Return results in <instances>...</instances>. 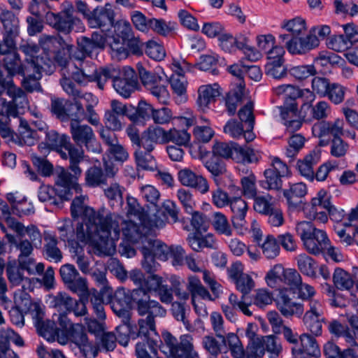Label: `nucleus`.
Here are the masks:
<instances>
[{
  "label": "nucleus",
  "mask_w": 358,
  "mask_h": 358,
  "mask_svg": "<svg viewBox=\"0 0 358 358\" xmlns=\"http://www.w3.org/2000/svg\"><path fill=\"white\" fill-rule=\"evenodd\" d=\"M84 196H76L71 206L73 218L80 217L81 222L76 227V236L81 242L90 241L94 253L98 256H106L114 251V239L120 234L118 217L115 214L104 215V210H94L84 203Z\"/></svg>",
  "instance_id": "nucleus-1"
},
{
  "label": "nucleus",
  "mask_w": 358,
  "mask_h": 358,
  "mask_svg": "<svg viewBox=\"0 0 358 358\" xmlns=\"http://www.w3.org/2000/svg\"><path fill=\"white\" fill-rule=\"evenodd\" d=\"M111 308L116 315L130 320V309L135 310L138 315H152L164 317L166 310L156 300L151 299L148 292L143 287L133 289L119 288L111 301Z\"/></svg>",
  "instance_id": "nucleus-2"
},
{
  "label": "nucleus",
  "mask_w": 358,
  "mask_h": 358,
  "mask_svg": "<svg viewBox=\"0 0 358 358\" xmlns=\"http://www.w3.org/2000/svg\"><path fill=\"white\" fill-rule=\"evenodd\" d=\"M162 341L159 349L162 353L169 358H199L193 345L191 335L185 334L180 337L178 342L169 332L162 335Z\"/></svg>",
  "instance_id": "nucleus-3"
},
{
  "label": "nucleus",
  "mask_w": 358,
  "mask_h": 358,
  "mask_svg": "<svg viewBox=\"0 0 358 358\" xmlns=\"http://www.w3.org/2000/svg\"><path fill=\"white\" fill-rule=\"evenodd\" d=\"M83 155L75 160L71 157L68 158L70 161L69 169L73 173H69L68 170L62 166H57L55 170V185L60 188L59 190L62 194H66V200L71 198L72 189L76 192L80 190L78 180L82 174V169L79 167L78 164L83 160Z\"/></svg>",
  "instance_id": "nucleus-4"
},
{
  "label": "nucleus",
  "mask_w": 358,
  "mask_h": 358,
  "mask_svg": "<svg viewBox=\"0 0 358 358\" xmlns=\"http://www.w3.org/2000/svg\"><path fill=\"white\" fill-rule=\"evenodd\" d=\"M45 143H41L38 148H48L55 150L63 159L71 157L75 160L83 155V150L73 145L69 136L60 134L55 130H48L45 134Z\"/></svg>",
  "instance_id": "nucleus-5"
},
{
  "label": "nucleus",
  "mask_w": 358,
  "mask_h": 358,
  "mask_svg": "<svg viewBox=\"0 0 358 358\" xmlns=\"http://www.w3.org/2000/svg\"><path fill=\"white\" fill-rule=\"evenodd\" d=\"M213 155L225 159H231L238 163H252L258 160L254 150L243 148L238 143L230 142H216L212 150Z\"/></svg>",
  "instance_id": "nucleus-6"
},
{
  "label": "nucleus",
  "mask_w": 358,
  "mask_h": 358,
  "mask_svg": "<svg viewBox=\"0 0 358 358\" xmlns=\"http://www.w3.org/2000/svg\"><path fill=\"white\" fill-rule=\"evenodd\" d=\"M70 132L75 143L80 147L85 146L88 150L97 152L100 150L92 128L85 124H81L80 120L71 117L70 122Z\"/></svg>",
  "instance_id": "nucleus-7"
},
{
  "label": "nucleus",
  "mask_w": 358,
  "mask_h": 358,
  "mask_svg": "<svg viewBox=\"0 0 358 358\" xmlns=\"http://www.w3.org/2000/svg\"><path fill=\"white\" fill-rule=\"evenodd\" d=\"M145 318H141L138 320L136 329L131 332V339L136 340L138 338H141L143 341H147L148 349L151 353L156 354L157 342L156 338L158 337L156 325L155 318L159 316L152 315H146Z\"/></svg>",
  "instance_id": "nucleus-8"
},
{
  "label": "nucleus",
  "mask_w": 358,
  "mask_h": 358,
  "mask_svg": "<svg viewBox=\"0 0 358 358\" xmlns=\"http://www.w3.org/2000/svg\"><path fill=\"white\" fill-rule=\"evenodd\" d=\"M186 287L191 294L192 303L196 314L201 317H206L208 311L206 304L198 297L208 301H214V298L204 287L199 278L195 275L188 277Z\"/></svg>",
  "instance_id": "nucleus-9"
},
{
  "label": "nucleus",
  "mask_w": 358,
  "mask_h": 358,
  "mask_svg": "<svg viewBox=\"0 0 358 358\" xmlns=\"http://www.w3.org/2000/svg\"><path fill=\"white\" fill-rule=\"evenodd\" d=\"M45 61L48 63L41 61L40 65L34 64L32 62L30 65L25 66V71L21 75L24 77L22 84L27 92H42L38 82L42 77V73L52 71V62L51 60Z\"/></svg>",
  "instance_id": "nucleus-10"
},
{
  "label": "nucleus",
  "mask_w": 358,
  "mask_h": 358,
  "mask_svg": "<svg viewBox=\"0 0 358 358\" xmlns=\"http://www.w3.org/2000/svg\"><path fill=\"white\" fill-rule=\"evenodd\" d=\"M115 18V12L113 5L110 3H106L103 6H98L92 10L87 22L90 28L107 31L113 27Z\"/></svg>",
  "instance_id": "nucleus-11"
},
{
  "label": "nucleus",
  "mask_w": 358,
  "mask_h": 358,
  "mask_svg": "<svg viewBox=\"0 0 358 358\" xmlns=\"http://www.w3.org/2000/svg\"><path fill=\"white\" fill-rule=\"evenodd\" d=\"M116 217H118V228H120V223L121 222L122 224V232L125 238V239L131 243H141L145 244L148 238L146 236V234L148 231V229L142 224H138L132 221H122V218L116 215ZM120 231V229H119ZM120 233L119 234V235ZM120 236H118L117 240L119 239ZM117 239H114L113 243ZM114 250H115V245L114 244ZM113 251L110 255L114 252ZM110 256V255H108Z\"/></svg>",
  "instance_id": "nucleus-12"
},
{
  "label": "nucleus",
  "mask_w": 358,
  "mask_h": 358,
  "mask_svg": "<svg viewBox=\"0 0 358 358\" xmlns=\"http://www.w3.org/2000/svg\"><path fill=\"white\" fill-rule=\"evenodd\" d=\"M59 273L64 283L72 292L82 294L87 291L86 280L80 275L73 265L66 264L62 266Z\"/></svg>",
  "instance_id": "nucleus-13"
},
{
  "label": "nucleus",
  "mask_w": 358,
  "mask_h": 358,
  "mask_svg": "<svg viewBox=\"0 0 358 358\" xmlns=\"http://www.w3.org/2000/svg\"><path fill=\"white\" fill-rule=\"evenodd\" d=\"M285 45L292 55H303L317 48L319 45V39L315 34L292 36L285 39Z\"/></svg>",
  "instance_id": "nucleus-14"
},
{
  "label": "nucleus",
  "mask_w": 358,
  "mask_h": 358,
  "mask_svg": "<svg viewBox=\"0 0 358 358\" xmlns=\"http://www.w3.org/2000/svg\"><path fill=\"white\" fill-rule=\"evenodd\" d=\"M227 111L229 115L236 113L238 106L244 101H250L248 92L245 90L244 81L233 84V87L227 94L224 99Z\"/></svg>",
  "instance_id": "nucleus-15"
},
{
  "label": "nucleus",
  "mask_w": 358,
  "mask_h": 358,
  "mask_svg": "<svg viewBox=\"0 0 358 358\" xmlns=\"http://www.w3.org/2000/svg\"><path fill=\"white\" fill-rule=\"evenodd\" d=\"M115 90L124 98H129L137 87V77L134 71L127 67L124 69V75L113 80Z\"/></svg>",
  "instance_id": "nucleus-16"
},
{
  "label": "nucleus",
  "mask_w": 358,
  "mask_h": 358,
  "mask_svg": "<svg viewBox=\"0 0 358 358\" xmlns=\"http://www.w3.org/2000/svg\"><path fill=\"white\" fill-rule=\"evenodd\" d=\"M178 178L182 185L194 188L202 194H206L210 189L207 179L189 168L180 170Z\"/></svg>",
  "instance_id": "nucleus-17"
},
{
  "label": "nucleus",
  "mask_w": 358,
  "mask_h": 358,
  "mask_svg": "<svg viewBox=\"0 0 358 358\" xmlns=\"http://www.w3.org/2000/svg\"><path fill=\"white\" fill-rule=\"evenodd\" d=\"M344 121L342 119L337 118L334 121H321L315 123L313 127V134L315 137H326L329 134L333 138L341 137L344 136Z\"/></svg>",
  "instance_id": "nucleus-18"
},
{
  "label": "nucleus",
  "mask_w": 358,
  "mask_h": 358,
  "mask_svg": "<svg viewBox=\"0 0 358 358\" xmlns=\"http://www.w3.org/2000/svg\"><path fill=\"white\" fill-rule=\"evenodd\" d=\"M18 111L6 101L0 97V135L3 138L13 139L14 132L10 127V117H16Z\"/></svg>",
  "instance_id": "nucleus-19"
},
{
  "label": "nucleus",
  "mask_w": 358,
  "mask_h": 358,
  "mask_svg": "<svg viewBox=\"0 0 358 358\" xmlns=\"http://www.w3.org/2000/svg\"><path fill=\"white\" fill-rule=\"evenodd\" d=\"M280 110L282 124L287 132L292 134L300 129L302 120L298 115L297 104L294 100L289 104L281 106Z\"/></svg>",
  "instance_id": "nucleus-20"
},
{
  "label": "nucleus",
  "mask_w": 358,
  "mask_h": 358,
  "mask_svg": "<svg viewBox=\"0 0 358 358\" xmlns=\"http://www.w3.org/2000/svg\"><path fill=\"white\" fill-rule=\"evenodd\" d=\"M301 344L292 348L294 358H311L320 355V350L314 337L303 334L300 337Z\"/></svg>",
  "instance_id": "nucleus-21"
},
{
  "label": "nucleus",
  "mask_w": 358,
  "mask_h": 358,
  "mask_svg": "<svg viewBox=\"0 0 358 358\" xmlns=\"http://www.w3.org/2000/svg\"><path fill=\"white\" fill-rule=\"evenodd\" d=\"M166 143L165 130L159 127H150L141 134L140 148L152 152L157 144Z\"/></svg>",
  "instance_id": "nucleus-22"
},
{
  "label": "nucleus",
  "mask_w": 358,
  "mask_h": 358,
  "mask_svg": "<svg viewBox=\"0 0 358 358\" xmlns=\"http://www.w3.org/2000/svg\"><path fill=\"white\" fill-rule=\"evenodd\" d=\"M276 303L279 311L285 317H301L303 313V304L294 301L283 291L280 292Z\"/></svg>",
  "instance_id": "nucleus-23"
},
{
  "label": "nucleus",
  "mask_w": 358,
  "mask_h": 358,
  "mask_svg": "<svg viewBox=\"0 0 358 358\" xmlns=\"http://www.w3.org/2000/svg\"><path fill=\"white\" fill-rule=\"evenodd\" d=\"M331 85L329 79L315 76L312 80V91L309 89H304L299 92L298 94L301 96H306L307 101L313 102L315 99V94L320 97L327 96Z\"/></svg>",
  "instance_id": "nucleus-24"
},
{
  "label": "nucleus",
  "mask_w": 358,
  "mask_h": 358,
  "mask_svg": "<svg viewBox=\"0 0 358 358\" xmlns=\"http://www.w3.org/2000/svg\"><path fill=\"white\" fill-rule=\"evenodd\" d=\"M0 31L3 36L16 38L19 34V20L10 10L2 9L0 13Z\"/></svg>",
  "instance_id": "nucleus-25"
},
{
  "label": "nucleus",
  "mask_w": 358,
  "mask_h": 358,
  "mask_svg": "<svg viewBox=\"0 0 358 358\" xmlns=\"http://www.w3.org/2000/svg\"><path fill=\"white\" fill-rule=\"evenodd\" d=\"M232 212L231 222L236 229H242L245 224V215L248 212L247 203L241 197H234L229 202Z\"/></svg>",
  "instance_id": "nucleus-26"
},
{
  "label": "nucleus",
  "mask_w": 358,
  "mask_h": 358,
  "mask_svg": "<svg viewBox=\"0 0 358 358\" xmlns=\"http://www.w3.org/2000/svg\"><path fill=\"white\" fill-rule=\"evenodd\" d=\"M320 157V150H313L303 159L299 160L297 169L300 174L308 180L313 181L315 178L313 166L319 162Z\"/></svg>",
  "instance_id": "nucleus-27"
},
{
  "label": "nucleus",
  "mask_w": 358,
  "mask_h": 358,
  "mask_svg": "<svg viewBox=\"0 0 358 358\" xmlns=\"http://www.w3.org/2000/svg\"><path fill=\"white\" fill-rule=\"evenodd\" d=\"M38 44L43 50L42 55L43 57L47 55L49 58H50L49 54L55 52V48L56 44H59L60 47L67 48L68 50H70L73 48L72 44H71L67 40L64 39L62 37H57L55 36L47 34H43L39 37Z\"/></svg>",
  "instance_id": "nucleus-28"
},
{
  "label": "nucleus",
  "mask_w": 358,
  "mask_h": 358,
  "mask_svg": "<svg viewBox=\"0 0 358 358\" xmlns=\"http://www.w3.org/2000/svg\"><path fill=\"white\" fill-rule=\"evenodd\" d=\"M38 197L41 202H46L58 208H61L63 201L66 200V194H62L59 189H55L53 187L45 185L39 187Z\"/></svg>",
  "instance_id": "nucleus-29"
},
{
  "label": "nucleus",
  "mask_w": 358,
  "mask_h": 358,
  "mask_svg": "<svg viewBox=\"0 0 358 358\" xmlns=\"http://www.w3.org/2000/svg\"><path fill=\"white\" fill-rule=\"evenodd\" d=\"M220 95L218 85H202L198 90L197 105L202 110H205L208 108L209 104L215 101V98Z\"/></svg>",
  "instance_id": "nucleus-30"
},
{
  "label": "nucleus",
  "mask_w": 358,
  "mask_h": 358,
  "mask_svg": "<svg viewBox=\"0 0 358 358\" xmlns=\"http://www.w3.org/2000/svg\"><path fill=\"white\" fill-rule=\"evenodd\" d=\"M18 132L15 141L21 145L31 146L38 139L36 130L31 127L29 122L23 118H20Z\"/></svg>",
  "instance_id": "nucleus-31"
},
{
  "label": "nucleus",
  "mask_w": 358,
  "mask_h": 358,
  "mask_svg": "<svg viewBox=\"0 0 358 358\" xmlns=\"http://www.w3.org/2000/svg\"><path fill=\"white\" fill-rule=\"evenodd\" d=\"M78 51L73 55V57L77 61H82L87 57L90 58L96 57L99 50L91 41L90 38L81 36L77 40Z\"/></svg>",
  "instance_id": "nucleus-32"
},
{
  "label": "nucleus",
  "mask_w": 358,
  "mask_h": 358,
  "mask_svg": "<svg viewBox=\"0 0 358 358\" xmlns=\"http://www.w3.org/2000/svg\"><path fill=\"white\" fill-rule=\"evenodd\" d=\"M331 196L328 194L327 192L324 189H320L316 196L312 199L311 200V210L313 209H318L322 210L324 209L328 212V214L330 216H335V214L338 213V217H336L335 219L341 218L342 215L341 213H338L336 208L331 205L330 201Z\"/></svg>",
  "instance_id": "nucleus-33"
},
{
  "label": "nucleus",
  "mask_w": 358,
  "mask_h": 358,
  "mask_svg": "<svg viewBox=\"0 0 358 358\" xmlns=\"http://www.w3.org/2000/svg\"><path fill=\"white\" fill-rule=\"evenodd\" d=\"M71 106H74L77 110L75 114H71V117L78 120L85 119L93 126H98L100 124L99 117L94 109V106H86V113L80 101H75Z\"/></svg>",
  "instance_id": "nucleus-34"
},
{
  "label": "nucleus",
  "mask_w": 358,
  "mask_h": 358,
  "mask_svg": "<svg viewBox=\"0 0 358 358\" xmlns=\"http://www.w3.org/2000/svg\"><path fill=\"white\" fill-rule=\"evenodd\" d=\"M296 234L300 237L304 248H313L311 238L316 234L317 229L311 222L301 221L297 222L295 227Z\"/></svg>",
  "instance_id": "nucleus-35"
},
{
  "label": "nucleus",
  "mask_w": 358,
  "mask_h": 358,
  "mask_svg": "<svg viewBox=\"0 0 358 358\" xmlns=\"http://www.w3.org/2000/svg\"><path fill=\"white\" fill-rule=\"evenodd\" d=\"M153 109L150 104L141 100L136 108L133 106L132 117H130V120L136 124L143 125L152 117Z\"/></svg>",
  "instance_id": "nucleus-36"
},
{
  "label": "nucleus",
  "mask_w": 358,
  "mask_h": 358,
  "mask_svg": "<svg viewBox=\"0 0 358 358\" xmlns=\"http://www.w3.org/2000/svg\"><path fill=\"white\" fill-rule=\"evenodd\" d=\"M6 273L11 287L20 286L24 280L28 279L24 275L22 269L15 259L7 262Z\"/></svg>",
  "instance_id": "nucleus-37"
},
{
  "label": "nucleus",
  "mask_w": 358,
  "mask_h": 358,
  "mask_svg": "<svg viewBox=\"0 0 358 358\" xmlns=\"http://www.w3.org/2000/svg\"><path fill=\"white\" fill-rule=\"evenodd\" d=\"M44 255L46 258L55 262H59L62 259L61 250L57 247L58 241L55 236L50 234H45Z\"/></svg>",
  "instance_id": "nucleus-38"
},
{
  "label": "nucleus",
  "mask_w": 358,
  "mask_h": 358,
  "mask_svg": "<svg viewBox=\"0 0 358 358\" xmlns=\"http://www.w3.org/2000/svg\"><path fill=\"white\" fill-rule=\"evenodd\" d=\"M169 83L173 92L177 96L180 102L187 100V81L184 75L181 73L173 74L169 79Z\"/></svg>",
  "instance_id": "nucleus-39"
},
{
  "label": "nucleus",
  "mask_w": 358,
  "mask_h": 358,
  "mask_svg": "<svg viewBox=\"0 0 358 358\" xmlns=\"http://www.w3.org/2000/svg\"><path fill=\"white\" fill-rule=\"evenodd\" d=\"M308 192L307 186L303 182H296L290 185L289 189L283 191L284 196L289 205L296 206L298 199L304 197Z\"/></svg>",
  "instance_id": "nucleus-40"
},
{
  "label": "nucleus",
  "mask_w": 358,
  "mask_h": 358,
  "mask_svg": "<svg viewBox=\"0 0 358 358\" xmlns=\"http://www.w3.org/2000/svg\"><path fill=\"white\" fill-rule=\"evenodd\" d=\"M283 27L288 31V34L280 35V38L283 41L292 36H303L306 31V22L304 20L296 17L287 21Z\"/></svg>",
  "instance_id": "nucleus-41"
},
{
  "label": "nucleus",
  "mask_w": 358,
  "mask_h": 358,
  "mask_svg": "<svg viewBox=\"0 0 358 358\" xmlns=\"http://www.w3.org/2000/svg\"><path fill=\"white\" fill-rule=\"evenodd\" d=\"M3 68L7 74L13 76L15 74L21 75L25 71V64L22 65L19 55L15 52H11L2 59Z\"/></svg>",
  "instance_id": "nucleus-42"
},
{
  "label": "nucleus",
  "mask_w": 358,
  "mask_h": 358,
  "mask_svg": "<svg viewBox=\"0 0 358 358\" xmlns=\"http://www.w3.org/2000/svg\"><path fill=\"white\" fill-rule=\"evenodd\" d=\"M329 241L326 232L320 229L316 231V234L311 238V243L314 248L310 249L305 248V249L308 253L314 255L324 254L329 245Z\"/></svg>",
  "instance_id": "nucleus-43"
},
{
  "label": "nucleus",
  "mask_w": 358,
  "mask_h": 358,
  "mask_svg": "<svg viewBox=\"0 0 358 358\" xmlns=\"http://www.w3.org/2000/svg\"><path fill=\"white\" fill-rule=\"evenodd\" d=\"M85 184L90 187H97L102 185H106V176L102 169L93 166L89 168L85 174Z\"/></svg>",
  "instance_id": "nucleus-44"
},
{
  "label": "nucleus",
  "mask_w": 358,
  "mask_h": 358,
  "mask_svg": "<svg viewBox=\"0 0 358 358\" xmlns=\"http://www.w3.org/2000/svg\"><path fill=\"white\" fill-rule=\"evenodd\" d=\"M20 50L27 56L25 59V66H29L32 62L34 64H37L40 65V63L41 62V61L47 63L45 60H51V59L48 57L47 55H45V57H43L42 54L40 55H36L39 51V48L36 44L26 43L21 45L20 46Z\"/></svg>",
  "instance_id": "nucleus-45"
},
{
  "label": "nucleus",
  "mask_w": 358,
  "mask_h": 358,
  "mask_svg": "<svg viewBox=\"0 0 358 358\" xmlns=\"http://www.w3.org/2000/svg\"><path fill=\"white\" fill-rule=\"evenodd\" d=\"M32 307L33 308L29 313L32 316L35 327L38 329L41 334L50 333V330L49 328L50 327L52 329L54 324L49 321L45 323L43 320V311L38 304L34 303Z\"/></svg>",
  "instance_id": "nucleus-46"
},
{
  "label": "nucleus",
  "mask_w": 358,
  "mask_h": 358,
  "mask_svg": "<svg viewBox=\"0 0 358 358\" xmlns=\"http://www.w3.org/2000/svg\"><path fill=\"white\" fill-rule=\"evenodd\" d=\"M125 188L117 182H113L106 188L103 192L105 196L108 199L111 206H121L123 203V193Z\"/></svg>",
  "instance_id": "nucleus-47"
},
{
  "label": "nucleus",
  "mask_w": 358,
  "mask_h": 358,
  "mask_svg": "<svg viewBox=\"0 0 358 358\" xmlns=\"http://www.w3.org/2000/svg\"><path fill=\"white\" fill-rule=\"evenodd\" d=\"M187 241L192 249L196 252H199L204 248H213L215 243L213 236L209 234L205 236L189 234Z\"/></svg>",
  "instance_id": "nucleus-48"
},
{
  "label": "nucleus",
  "mask_w": 358,
  "mask_h": 358,
  "mask_svg": "<svg viewBox=\"0 0 358 358\" xmlns=\"http://www.w3.org/2000/svg\"><path fill=\"white\" fill-rule=\"evenodd\" d=\"M265 180L260 181V186L268 190H279L282 188V176L274 172L273 169L269 168L266 169L264 173Z\"/></svg>",
  "instance_id": "nucleus-49"
},
{
  "label": "nucleus",
  "mask_w": 358,
  "mask_h": 358,
  "mask_svg": "<svg viewBox=\"0 0 358 358\" xmlns=\"http://www.w3.org/2000/svg\"><path fill=\"white\" fill-rule=\"evenodd\" d=\"M7 94L12 99L8 103H10L17 110L18 108H24L28 106V99L25 92L15 85L8 90Z\"/></svg>",
  "instance_id": "nucleus-50"
},
{
  "label": "nucleus",
  "mask_w": 358,
  "mask_h": 358,
  "mask_svg": "<svg viewBox=\"0 0 358 358\" xmlns=\"http://www.w3.org/2000/svg\"><path fill=\"white\" fill-rule=\"evenodd\" d=\"M150 152L137 149L135 152V160L138 167L144 170L153 171L157 169V163Z\"/></svg>",
  "instance_id": "nucleus-51"
},
{
  "label": "nucleus",
  "mask_w": 358,
  "mask_h": 358,
  "mask_svg": "<svg viewBox=\"0 0 358 358\" xmlns=\"http://www.w3.org/2000/svg\"><path fill=\"white\" fill-rule=\"evenodd\" d=\"M22 271H27L29 275H41L43 273L45 266L43 263L36 264L34 258L27 257H17L16 260Z\"/></svg>",
  "instance_id": "nucleus-52"
},
{
  "label": "nucleus",
  "mask_w": 358,
  "mask_h": 358,
  "mask_svg": "<svg viewBox=\"0 0 358 358\" xmlns=\"http://www.w3.org/2000/svg\"><path fill=\"white\" fill-rule=\"evenodd\" d=\"M333 281L334 285L338 289L349 290L354 285V280L350 274L340 268L335 269Z\"/></svg>",
  "instance_id": "nucleus-53"
},
{
  "label": "nucleus",
  "mask_w": 358,
  "mask_h": 358,
  "mask_svg": "<svg viewBox=\"0 0 358 358\" xmlns=\"http://www.w3.org/2000/svg\"><path fill=\"white\" fill-rule=\"evenodd\" d=\"M150 23V30L163 36H166L174 31L176 25L175 22H166L164 19L155 17L151 18Z\"/></svg>",
  "instance_id": "nucleus-54"
},
{
  "label": "nucleus",
  "mask_w": 358,
  "mask_h": 358,
  "mask_svg": "<svg viewBox=\"0 0 358 358\" xmlns=\"http://www.w3.org/2000/svg\"><path fill=\"white\" fill-rule=\"evenodd\" d=\"M296 259L299 271L310 277H315L316 275V263L314 259L308 256L306 254L303 253L299 255Z\"/></svg>",
  "instance_id": "nucleus-55"
},
{
  "label": "nucleus",
  "mask_w": 358,
  "mask_h": 358,
  "mask_svg": "<svg viewBox=\"0 0 358 358\" xmlns=\"http://www.w3.org/2000/svg\"><path fill=\"white\" fill-rule=\"evenodd\" d=\"M254 103L252 101H248L247 103L240 108L238 115L241 120L240 123L248 126V129L253 130L255 125V115L253 114Z\"/></svg>",
  "instance_id": "nucleus-56"
},
{
  "label": "nucleus",
  "mask_w": 358,
  "mask_h": 358,
  "mask_svg": "<svg viewBox=\"0 0 358 358\" xmlns=\"http://www.w3.org/2000/svg\"><path fill=\"white\" fill-rule=\"evenodd\" d=\"M166 143L173 142L178 145H188L190 141V134L185 129H170L165 131Z\"/></svg>",
  "instance_id": "nucleus-57"
},
{
  "label": "nucleus",
  "mask_w": 358,
  "mask_h": 358,
  "mask_svg": "<svg viewBox=\"0 0 358 358\" xmlns=\"http://www.w3.org/2000/svg\"><path fill=\"white\" fill-rule=\"evenodd\" d=\"M141 250L143 256V259L141 262L143 268L148 273H154L160 266V264L155 260L157 257L146 245H143Z\"/></svg>",
  "instance_id": "nucleus-58"
},
{
  "label": "nucleus",
  "mask_w": 358,
  "mask_h": 358,
  "mask_svg": "<svg viewBox=\"0 0 358 358\" xmlns=\"http://www.w3.org/2000/svg\"><path fill=\"white\" fill-rule=\"evenodd\" d=\"M171 310L173 317L176 320L182 322L188 331H192L194 330L193 326L186 318V313L187 310L185 306V303L172 301Z\"/></svg>",
  "instance_id": "nucleus-59"
},
{
  "label": "nucleus",
  "mask_w": 358,
  "mask_h": 358,
  "mask_svg": "<svg viewBox=\"0 0 358 358\" xmlns=\"http://www.w3.org/2000/svg\"><path fill=\"white\" fill-rule=\"evenodd\" d=\"M254 199V210L261 214L266 215L274 207L273 202V196L268 194L265 195H256Z\"/></svg>",
  "instance_id": "nucleus-60"
},
{
  "label": "nucleus",
  "mask_w": 358,
  "mask_h": 358,
  "mask_svg": "<svg viewBox=\"0 0 358 358\" xmlns=\"http://www.w3.org/2000/svg\"><path fill=\"white\" fill-rule=\"evenodd\" d=\"M68 336L70 338V341L76 346L88 340L85 327L79 323L73 324L69 327Z\"/></svg>",
  "instance_id": "nucleus-61"
},
{
  "label": "nucleus",
  "mask_w": 358,
  "mask_h": 358,
  "mask_svg": "<svg viewBox=\"0 0 358 358\" xmlns=\"http://www.w3.org/2000/svg\"><path fill=\"white\" fill-rule=\"evenodd\" d=\"M213 226L215 231L220 234L229 236L232 230L227 217L222 213H215L213 215Z\"/></svg>",
  "instance_id": "nucleus-62"
},
{
  "label": "nucleus",
  "mask_w": 358,
  "mask_h": 358,
  "mask_svg": "<svg viewBox=\"0 0 358 358\" xmlns=\"http://www.w3.org/2000/svg\"><path fill=\"white\" fill-rule=\"evenodd\" d=\"M262 252L267 259H274L280 253V246L277 239L272 235H268L261 245Z\"/></svg>",
  "instance_id": "nucleus-63"
},
{
  "label": "nucleus",
  "mask_w": 358,
  "mask_h": 358,
  "mask_svg": "<svg viewBox=\"0 0 358 358\" xmlns=\"http://www.w3.org/2000/svg\"><path fill=\"white\" fill-rule=\"evenodd\" d=\"M264 353L263 337L252 338L246 348V358H262Z\"/></svg>",
  "instance_id": "nucleus-64"
}]
</instances>
